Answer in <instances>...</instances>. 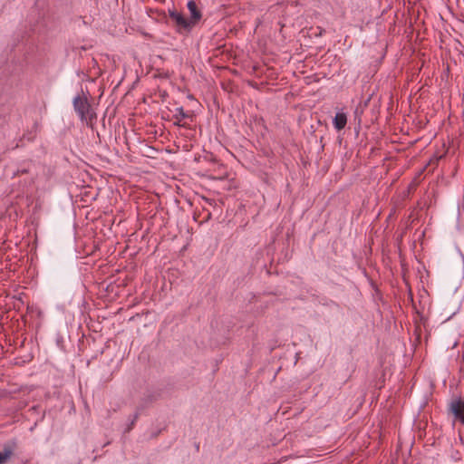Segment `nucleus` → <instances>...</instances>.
Listing matches in <instances>:
<instances>
[{
	"instance_id": "f257e3e1",
	"label": "nucleus",
	"mask_w": 464,
	"mask_h": 464,
	"mask_svg": "<svg viewBox=\"0 0 464 464\" xmlns=\"http://www.w3.org/2000/svg\"><path fill=\"white\" fill-rule=\"evenodd\" d=\"M72 103L81 121H86L88 126L92 127L97 119V115L92 108L88 98L83 93L82 95H77L74 97Z\"/></svg>"
},
{
	"instance_id": "f03ea898",
	"label": "nucleus",
	"mask_w": 464,
	"mask_h": 464,
	"mask_svg": "<svg viewBox=\"0 0 464 464\" xmlns=\"http://www.w3.org/2000/svg\"><path fill=\"white\" fill-rule=\"evenodd\" d=\"M169 17L174 22L178 33L190 32L193 28L188 21L181 13L176 10H169Z\"/></svg>"
},
{
	"instance_id": "7ed1b4c3",
	"label": "nucleus",
	"mask_w": 464,
	"mask_h": 464,
	"mask_svg": "<svg viewBox=\"0 0 464 464\" xmlns=\"http://www.w3.org/2000/svg\"><path fill=\"white\" fill-rule=\"evenodd\" d=\"M17 449L18 443L15 439L5 442L2 445V451H0V464H5L14 457Z\"/></svg>"
},
{
	"instance_id": "20e7f679",
	"label": "nucleus",
	"mask_w": 464,
	"mask_h": 464,
	"mask_svg": "<svg viewBox=\"0 0 464 464\" xmlns=\"http://www.w3.org/2000/svg\"><path fill=\"white\" fill-rule=\"evenodd\" d=\"M450 411L455 419L464 425V401L460 398L453 400L450 404Z\"/></svg>"
},
{
	"instance_id": "39448f33",
	"label": "nucleus",
	"mask_w": 464,
	"mask_h": 464,
	"mask_svg": "<svg viewBox=\"0 0 464 464\" xmlns=\"http://www.w3.org/2000/svg\"><path fill=\"white\" fill-rule=\"evenodd\" d=\"M188 9L190 12V18H188V21L191 26L194 27L202 17L201 12L198 10L196 2L192 0L188 1Z\"/></svg>"
},
{
	"instance_id": "423d86ee",
	"label": "nucleus",
	"mask_w": 464,
	"mask_h": 464,
	"mask_svg": "<svg viewBox=\"0 0 464 464\" xmlns=\"http://www.w3.org/2000/svg\"><path fill=\"white\" fill-rule=\"evenodd\" d=\"M334 126L337 130L344 129L347 123V116L344 112H337L334 118Z\"/></svg>"
},
{
	"instance_id": "0eeeda50",
	"label": "nucleus",
	"mask_w": 464,
	"mask_h": 464,
	"mask_svg": "<svg viewBox=\"0 0 464 464\" xmlns=\"http://www.w3.org/2000/svg\"><path fill=\"white\" fill-rule=\"evenodd\" d=\"M177 113L174 115V118L177 120L175 121V125L180 126V127H187L188 124L186 122H181L184 119L191 118V116L184 111V109L182 107H179L176 110Z\"/></svg>"
},
{
	"instance_id": "6e6552de",
	"label": "nucleus",
	"mask_w": 464,
	"mask_h": 464,
	"mask_svg": "<svg viewBox=\"0 0 464 464\" xmlns=\"http://www.w3.org/2000/svg\"><path fill=\"white\" fill-rule=\"evenodd\" d=\"M138 418H139V413H138V412H136V413L134 414V416H133V419H132L131 422H130V427H129V430H130V429L132 428V426L135 424V422H136V420H138Z\"/></svg>"
},
{
	"instance_id": "1a4fd4ad",
	"label": "nucleus",
	"mask_w": 464,
	"mask_h": 464,
	"mask_svg": "<svg viewBox=\"0 0 464 464\" xmlns=\"http://www.w3.org/2000/svg\"><path fill=\"white\" fill-rule=\"evenodd\" d=\"M412 189H413V186L410 185L408 188V190H407V195H409Z\"/></svg>"
}]
</instances>
